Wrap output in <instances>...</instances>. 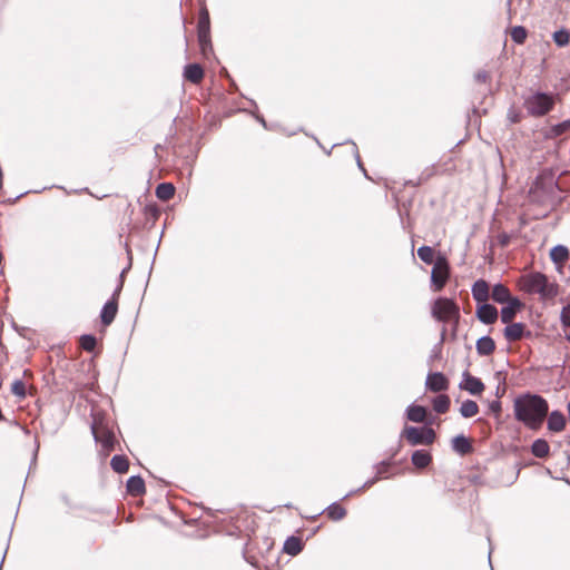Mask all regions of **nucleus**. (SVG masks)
Listing matches in <instances>:
<instances>
[{
  "mask_svg": "<svg viewBox=\"0 0 570 570\" xmlns=\"http://www.w3.org/2000/svg\"><path fill=\"white\" fill-rule=\"evenodd\" d=\"M513 409L515 419L533 430L542 424L549 410L544 399L531 394L515 399Z\"/></svg>",
  "mask_w": 570,
  "mask_h": 570,
  "instance_id": "obj_1",
  "label": "nucleus"
},
{
  "mask_svg": "<svg viewBox=\"0 0 570 570\" xmlns=\"http://www.w3.org/2000/svg\"><path fill=\"white\" fill-rule=\"evenodd\" d=\"M521 291L528 294H538L541 298H553L558 295V285L548 281L541 273L523 275L518 281Z\"/></svg>",
  "mask_w": 570,
  "mask_h": 570,
  "instance_id": "obj_2",
  "label": "nucleus"
},
{
  "mask_svg": "<svg viewBox=\"0 0 570 570\" xmlns=\"http://www.w3.org/2000/svg\"><path fill=\"white\" fill-rule=\"evenodd\" d=\"M431 314L433 318L439 322L453 323L455 328L460 318V307L454 301L450 298L439 297L433 302L431 306Z\"/></svg>",
  "mask_w": 570,
  "mask_h": 570,
  "instance_id": "obj_3",
  "label": "nucleus"
},
{
  "mask_svg": "<svg viewBox=\"0 0 570 570\" xmlns=\"http://www.w3.org/2000/svg\"><path fill=\"white\" fill-rule=\"evenodd\" d=\"M553 104L554 99L552 96L542 92H537L530 96L525 100L524 105L529 114L533 116H543L551 110Z\"/></svg>",
  "mask_w": 570,
  "mask_h": 570,
  "instance_id": "obj_4",
  "label": "nucleus"
},
{
  "mask_svg": "<svg viewBox=\"0 0 570 570\" xmlns=\"http://www.w3.org/2000/svg\"><path fill=\"white\" fill-rule=\"evenodd\" d=\"M450 277V267L444 256H438L431 272V286L434 292H440Z\"/></svg>",
  "mask_w": 570,
  "mask_h": 570,
  "instance_id": "obj_5",
  "label": "nucleus"
},
{
  "mask_svg": "<svg viewBox=\"0 0 570 570\" xmlns=\"http://www.w3.org/2000/svg\"><path fill=\"white\" fill-rule=\"evenodd\" d=\"M402 435L406 438L411 445H429L435 440V433L431 428L405 426Z\"/></svg>",
  "mask_w": 570,
  "mask_h": 570,
  "instance_id": "obj_6",
  "label": "nucleus"
},
{
  "mask_svg": "<svg viewBox=\"0 0 570 570\" xmlns=\"http://www.w3.org/2000/svg\"><path fill=\"white\" fill-rule=\"evenodd\" d=\"M460 389L469 392L472 395H480L484 391V384L480 379L472 376L469 372L462 374Z\"/></svg>",
  "mask_w": 570,
  "mask_h": 570,
  "instance_id": "obj_7",
  "label": "nucleus"
},
{
  "mask_svg": "<svg viewBox=\"0 0 570 570\" xmlns=\"http://www.w3.org/2000/svg\"><path fill=\"white\" fill-rule=\"evenodd\" d=\"M198 38L202 50L205 52L206 47L209 45V16L206 10H203L199 17Z\"/></svg>",
  "mask_w": 570,
  "mask_h": 570,
  "instance_id": "obj_8",
  "label": "nucleus"
},
{
  "mask_svg": "<svg viewBox=\"0 0 570 570\" xmlns=\"http://www.w3.org/2000/svg\"><path fill=\"white\" fill-rule=\"evenodd\" d=\"M425 385L432 392H441L449 387V381L444 374L435 372L428 375Z\"/></svg>",
  "mask_w": 570,
  "mask_h": 570,
  "instance_id": "obj_9",
  "label": "nucleus"
},
{
  "mask_svg": "<svg viewBox=\"0 0 570 570\" xmlns=\"http://www.w3.org/2000/svg\"><path fill=\"white\" fill-rule=\"evenodd\" d=\"M505 306L501 309V321L505 324H509L514 317L515 314L522 308V303L519 298L514 297L511 301L504 303Z\"/></svg>",
  "mask_w": 570,
  "mask_h": 570,
  "instance_id": "obj_10",
  "label": "nucleus"
},
{
  "mask_svg": "<svg viewBox=\"0 0 570 570\" xmlns=\"http://www.w3.org/2000/svg\"><path fill=\"white\" fill-rule=\"evenodd\" d=\"M476 316L484 324H493L498 318V309L493 305L481 303Z\"/></svg>",
  "mask_w": 570,
  "mask_h": 570,
  "instance_id": "obj_11",
  "label": "nucleus"
},
{
  "mask_svg": "<svg viewBox=\"0 0 570 570\" xmlns=\"http://www.w3.org/2000/svg\"><path fill=\"white\" fill-rule=\"evenodd\" d=\"M489 292V284L483 279L476 281L472 286V296L479 303H487L490 295Z\"/></svg>",
  "mask_w": 570,
  "mask_h": 570,
  "instance_id": "obj_12",
  "label": "nucleus"
},
{
  "mask_svg": "<svg viewBox=\"0 0 570 570\" xmlns=\"http://www.w3.org/2000/svg\"><path fill=\"white\" fill-rule=\"evenodd\" d=\"M551 261L561 268L563 263L569 258V249L563 245H557L550 250Z\"/></svg>",
  "mask_w": 570,
  "mask_h": 570,
  "instance_id": "obj_13",
  "label": "nucleus"
},
{
  "mask_svg": "<svg viewBox=\"0 0 570 570\" xmlns=\"http://www.w3.org/2000/svg\"><path fill=\"white\" fill-rule=\"evenodd\" d=\"M566 426V417L561 412L553 411L548 419V429L553 432H560Z\"/></svg>",
  "mask_w": 570,
  "mask_h": 570,
  "instance_id": "obj_14",
  "label": "nucleus"
},
{
  "mask_svg": "<svg viewBox=\"0 0 570 570\" xmlns=\"http://www.w3.org/2000/svg\"><path fill=\"white\" fill-rule=\"evenodd\" d=\"M524 328L522 323H509L504 328V336L508 341H518L523 336Z\"/></svg>",
  "mask_w": 570,
  "mask_h": 570,
  "instance_id": "obj_15",
  "label": "nucleus"
},
{
  "mask_svg": "<svg viewBox=\"0 0 570 570\" xmlns=\"http://www.w3.org/2000/svg\"><path fill=\"white\" fill-rule=\"evenodd\" d=\"M406 417L411 422L422 423L426 417V410L421 405H410L406 409Z\"/></svg>",
  "mask_w": 570,
  "mask_h": 570,
  "instance_id": "obj_16",
  "label": "nucleus"
},
{
  "mask_svg": "<svg viewBox=\"0 0 570 570\" xmlns=\"http://www.w3.org/2000/svg\"><path fill=\"white\" fill-rule=\"evenodd\" d=\"M491 296L493 301L500 304H504L513 298L508 287L502 284L494 285Z\"/></svg>",
  "mask_w": 570,
  "mask_h": 570,
  "instance_id": "obj_17",
  "label": "nucleus"
},
{
  "mask_svg": "<svg viewBox=\"0 0 570 570\" xmlns=\"http://www.w3.org/2000/svg\"><path fill=\"white\" fill-rule=\"evenodd\" d=\"M92 432L95 439L102 443L106 449H110L112 446L114 435L109 431H105L104 429L98 428L97 425L92 426Z\"/></svg>",
  "mask_w": 570,
  "mask_h": 570,
  "instance_id": "obj_18",
  "label": "nucleus"
},
{
  "mask_svg": "<svg viewBox=\"0 0 570 570\" xmlns=\"http://www.w3.org/2000/svg\"><path fill=\"white\" fill-rule=\"evenodd\" d=\"M184 76L189 81L197 83L203 79L204 72L199 65L193 63L185 68Z\"/></svg>",
  "mask_w": 570,
  "mask_h": 570,
  "instance_id": "obj_19",
  "label": "nucleus"
},
{
  "mask_svg": "<svg viewBox=\"0 0 570 570\" xmlns=\"http://www.w3.org/2000/svg\"><path fill=\"white\" fill-rule=\"evenodd\" d=\"M117 314V303L109 301L105 304L101 311V321L105 325H109Z\"/></svg>",
  "mask_w": 570,
  "mask_h": 570,
  "instance_id": "obj_20",
  "label": "nucleus"
},
{
  "mask_svg": "<svg viewBox=\"0 0 570 570\" xmlns=\"http://www.w3.org/2000/svg\"><path fill=\"white\" fill-rule=\"evenodd\" d=\"M495 348L494 341L490 336H483L476 342V351L480 355H489Z\"/></svg>",
  "mask_w": 570,
  "mask_h": 570,
  "instance_id": "obj_21",
  "label": "nucleus"
},
{
  "mask_svg": "<svg viewBox=\"0 0 570 570\" xmlns=\"http://www.w3.org/2000/svg\"><path fill=\"white\" fill-rule=\"evenodd\" d=\"M127 490L132 495H140L145 491V483L140 476H131L127 481Z\"/></svg>",
  "mask_w": 570,
  "mask_h": 570,
  "instance_id": "obj_22",
  "label": "nucleus"
},
{
  "mask_svg": "<svg viewBox=\"0 0 570 570\" xmlns=\"http://www.w3.org/2000/svg\"><path fill=\"white\" fill-rule=\"evenodd\" d=\"M452 448L455 452L460 454H465L471 451V443L463 435H458L452 440Z\"/></svg>",
  "mask_w": 570,
  "mask_h": 570,
  "instance_id": "obj_23",
  "label": "nucleus"
},
{
  "mask_svg": "<svg viewBox=\"0 0 570 570\" xmlns=\"http://www.w3.org/2000/svg\"><path fill=\"white\" fill-rule=\"evenodd\" d=\"M430 462L431 455L426 451L417 450L412 454V463L419 469L428 466Z\"/></svg>",
  "mask_w": 570,
  "mask_h": 570,
  "instance_id": "obj_24",
  "label": "nucleus"
},
{
  "mask_svg": "<svg viewBox=\"0 0 570 570\" xmlns=\"http://www.w3.org/2000/svg\"><path fill=\"white\" fill-rule=\"evenodd\" d=\"M302 541L298 538L291 537L284 543V551L291 556H296L302 551Z\"/></svg>",
  "mask_w": 570,
  "mask_h": 570,
  "instance_id": "obj_25",
  "label": "nucleus"
},
{
  "mask_svg": "<svg viewBox=\"0 0 570 570\" xmlns=\"http://www.w3.org/2000/svg\"><path fill=\"white\" fill-rule=\"evenodd\" d=\"M175 194V187L169 183H163L156 188V196L161 200L170 199Z\"/></svg>",
  "mask_w": 570,
  "mask_h": 570,
  "instance_id": "obj_26",
  "label": "nucleus"
},
{
  "mask_svg": "<svg viewBox=\"0 0 570 570\" xmlns=\"http://www.w3.org/2000/svg\"><path fill=\"white\" fill-rule=\"evenodd\" d=\"M479 412L478 404L472 400H465L462 402L460 413L463 417H472Z\"/></svg>",
  "mask_w": 570,
  "mask_h": 570,
  "instance_id": "obj_27",
  "label": "nucleus"
},
{
  "mask_svg": "<svg viewBox=\"0 0 570 570\" xmlns=\"http://www.w3.org/2000/svg\"><path fill=\"white\" fill-rule=\"evenodd\" d=\"M532 453L538 458H543L549 453V444L542 439H538L532 444Z\"/></svg>",
  "mask_w": 570,
  "mask_h": 570,
  "instance_id": "obj_28",
  "label": "nucleus"
},
{
  "mask_svg": "<svg viewBox=\"0 0 570 570\" xmlns=\"http://www.w3.org/2000/svg\"><path fill=\"white\" fill-rule=\"evenodd\" d=\"M450 406V399L448 395H439L433 400V409L439 413H445Z\"/></svg>",
  "mask_w": 570,
  "mask_h": 570,
  "instance_id": "obj_29",
  "label": "nucleus"
},
{
  "mask_svg": "<svg viewBox=\"0 0 570 570\" xmlns=\"http://www.w3.org/2000/svg\"><path fill=\"white\" fill-rule=\"evenodd\" d=\"M111 468L118 473H125L128 470V461L125 456L115 455L111 459Z\"/></svg>",
  "mask_w": 570,
  "mask_h": 570,
  "instance_id": "obj_30",
  "label": "nucleus"
},
{
  "mask_svg": "<svg viewBox=\"0 0 570 570\" xmlns=\"http://www.w3.org/2000/svg\"><path fill=\"white\" fill-rule=\"evenodd\" d=\"M417 256L426 264L434 263V250L430 246H421L417 249Z\"/></svg>",
  "mask_w": 570,
  "mask_h": 570,
  "instance_id": "obj_31",
  "label": "nucleus"
},
{
  "mask_svg": "<svg viewBox=\"0 0 570 570\" xmlns=\"http://www.w3.org/2000/svg\"><path fill=\"white\" fill-rule=\"evenodd\" d=\"M327 514L333 520H341L342 518L345 517L346 511L340 504H332L327 509Z\"/></svg>",
  "mask_w": 570,
  "mask_h": 570,
  "instance_id": "obj_32",
  "label": "nucleus"
},
{
  "mask_svg": "<svg viewBox=\"0 0 570 570\" xmlns=\"http://www.w3.org/2000/svg\"><path fill=\"white\" fill-rule=\"evenodd\" d=\"M553 40L559 47H563L569 43L570 35L567 30H558L553 33Z\"/></svg>",
  "mask_w": 570,
  "mask_h": 570,
  "instance_id": "obj_33",
  "label": "nucleus"
},
{
  "mask_svg": "<svg viewBox=\"0 0 570 570\" xmlns=\"http://www.w3.org/2000/svg\"><path fill=\"white\" fill-rule=\"evenodd\" d=\"M511 37L515 42L522 43L527 38V31L523 27H514L511 31Z\"/></svg>",
  "mask_w": 570,
  "mask_h": 570,
  "instance_id": "obj_34",
  "label": "nucleus"
},
{
  "mask_svg": "<svg viewBox=\"0 0 570 570\" xmlns=\"http://www.w3.org/2000/svg\"><path fill=\"white\" fill-rule=\"evenodd\" d=\"M81 347L86 351H92L96 346V338L91 335H83L80 340Z\"/></svg>",
  "mask_w": 570,
  "mask_h": 570,
  "instance_id": "obj_35",
  "label": "nucleus"
},
{
  "mask_svg": "<svg viewBox=\"0 0 570 570\" xmlns=\"http://www.w3.org/2000/svg\"><path fill=\"white\" fill-rule=\"evenodd\" d=\"M11 391L14 395L19 397H23L26 395V387L21 381H14Z\"/></svg>",
  "mask_w": 570,
  "mask_h": 570,
  "instance_id": "obj_36",
  "label": "nucleus"
},
{
  "mask_svg": "<svg viewBox=\"0 0 570 570\" xmlns=\"http://www.w3.org/2000/svg\"><path fill=\"white\" fill-rule=\"evenodd\" d=\"M561 324L566 327L570 326V304L566 305L560 314Z\"/></svg>",
  "mask_w": 570,
  "mask_h": 570,
  "instance_id": "obj_37",
  "label": "nucleus"
},
{
  "mask_svg": "<svg viewBox=\"0 0 570 570\" xmlns=\"http://www.w3.org/2000/svg\"><path fill=\"white\" fill-rule=\"evenodd\" d=\"M445 332H446V328L443 327L442 331H441V340H444Z\"/></svg>",
  "mask_w": 570,
  "mask_h": 570,
  "instance_id": "obj_38",
  "label": "nucleus"
},
{
  "mask_svg": "<svg viewBox=\"0 0 570 570\" xmlns=\"http://www.w3.org/2000/svg\"><path fill=\"white\" fill-rule=\"evenodd\" d=\"M478 78H480V79H483V80H484V79H485V76L478 75Z\"/></svg>",
  "mask_w": 570,
  "mask_h": 570,
  "instance_id": "obj_39",
  "label": "nucleus"
},
{
  "mask_svg": "<svg viewBox=\"0 0 570 570\" xmlns=\"http://www.w3.org/2000/svg\"><path fill=\"white\" fill-rule=\"evenodd\" d=\"M478 78H480V79H483V80H484V79H485V76L478 75Z\"/></svg>",
  "mask_w": 570,
  "mask_h": 570,
  "instance_id": "obj_40",
  "label": "nucleus"
},
{
  "mask_svg": "<svg viewBox=\"0 0 570 570\" xmlns=\"http://www.w3.org/2000/svg\"><path fill=\"white\" fill-rule=\"evenodd\" d=\"M478 78H480V79H483V80H484V79H485V76L478 75Z\"/></svg>",
  "mask_w": 570,
  "mask_h": 570,
  "instance_id": "obj_41",
  "label": "nucleus"
},
{
  "mask_svg": "<svg viewBox=\"0 0 570 570\" xmlns=\"http://www.w3.org/2000/svg\"><path fill=\"white\" fill-rule=\"evenodd\" d=\"M566 338L570 342V333L566 335Z\"/></svg>",
  "mask_w": 570,
  "mask_h": 570,
  "instance_id": "obj_42",
  "label": "nucleus"
}]
</instances>
